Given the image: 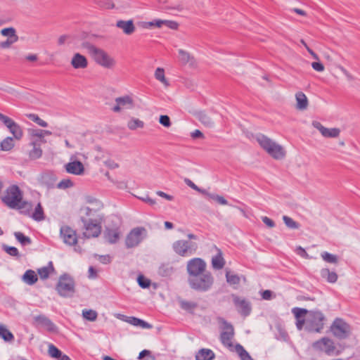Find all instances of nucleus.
Masks as SVG:
<instances>
[{
	"instance_id": "nucleus-10",
	"label": "nucleus",
	"mask_w": 360,
	"mask_h": 360,
	"mask_svg": "<svg viewBox=\"0 0 360 360\" xmlns=\"http://www.w3.org/2000/svg\"><path fill=\"white\" fill-rule=\"evenodd\" d=\"M312 348L319 352H322L328 356L338 355L339 351L337 349L334 341L327 337H323L312 343Z\"/></svg>"
},
{
	"instance_id": "nucleus-64",
	"label": "nucleus",
	"mask_w": 360,
	"mask_h": 360,
	"mask_svg": "<svg viewBox=\"0 0 360 360\" xmlns=\"http://www.w3.org/2000/svg\"><path fill=\"white\" fill-rule=\"evenodd\" d=\"M13 120L10 118L9 117L2 114L0 112V122L6 126L7 124H9L10 122H11Z\"/></svg>"
},
{
	"instance_id": "nucleus-57",
	"label": "nucleus",
	"mask_w": 360,
	"mask_h": 360,
	"mask_svg": "<svg viewBox=\"0 0 360 360\" xmlns=\"http://www.w3.org/2000/svg\"><path fill=\"white\" fill-rule=\"evenodd\" d=\"M72 39V36L68 34H63L59 37L58 39V44L60 46H62L65 44V43H70V41Z\"/></svg>"
},
{
	"instance_id": "nucleus-58",
	"label": "nucleus",
	"mask_w": 360,
	"mask_h": 360,
	"mask_svg": "<svg viewBox=\"0 0 360 360\" xmlns=\"http://www.w3.org/2000/svg\"><path fill=\"white\" fill-rule=\"evenodd\" d=\"M18 40V38L14 39H7L5 41H1L0 43V47L1 49H8L9 48L13 43L16 42Z\"/></svg>"
},
{
	"instance_id": "nucleus-3",
	"label": "nucleus",
	"mask_w": 360,
	"mask_h": 360,
	"mask_svg": "<svg viewBox=\"0 0 360 360\" xmlns=\"http://www.w3.org/2000/svg\"><path fill=\"white\" fill-rule=\"evenodd\" d=\"M257 141L260 146L274 159L281 160L285 156L283 148L267 136L259 134L257 136Z\"/></svg>"
},
{
	"instance_id": "nucleus-53",
	"label": "nucleus",
	"mask_w": 360,
	"mask_h": 360,
	"mask_svg": "<svg viewBox=\"0 0 360 360\" xmlns=\"http://www.w3.org/2000/svg\"><path fill=\"white\" fill-rule=\"evenodd\" d=\"M3 250L9 255L13 257H19V251L15 247L8 246L6 245H3Z\"/></svg>"
},
{
	"instance_id": "nucleus-15",
	"label": "nucleus",
	"mask_w": 360,
	"mask_h": 360,
	"mask_svg": "<svg viewBox=\"0 0 360 360\" xmlns=\"http://www.w3.org/2000/svg\"><path fill=\"white\" fill-rule=\"evenodd\" d=\"M162 25H165L172 30H177V28L179 27V24L175 21L160 20V19H155L150 22H141V26L144 29H149L153 27H156L160 28Z\"/></svg>"
},
{
	"instance_id": "nucleus-26",
	"label": "nucleus",
	"mask_w": 360,
	"mask_h": 360,
	"mask_svg": "<svg viewBox=\"0 0 360 360\" xmlns=\"http://www.w3.org/2000/svg\"><path fill=\"white\" fill-rule=\"evenodd\" d=\"M321 276L328 282L334 283L338 280V275L335 271H330L328 269L324 268L321 270Z\"/></svg>"
},
{
	"instance_id": "nucleus-36",
	"label": "nucleus",
	"mask_w": 360,
	"mask_h": 360,
	"mask_svg": "<svg viewBox=\"0 0 360 360\" xmlns=\"http://www.w3.org/2000/svg\"><path fill=\"white\" fill-rule=\"evenodd\" d=\"M16 240L22 245L26 246L32 243V240L30 237L25 236L22 233L16 231L14 233Z\"/></svg>"
},
{
	"instance_id": "nucleus-20",
	"label": "nucleus",
	"mask_w": 360,
	"mask_h": 360,
	"mask_svg": "<svg viewBox=\"0 0 360 360\" xmlns=\"http://www.w3.org/2000/svg\"><path fill=\"white\" fill-rule=\"evenodd\" d=\"M29 135L31 138L30 144H39L46 143V140L45 139L43 133H41V129H28Z\"/></svg>"
},
{
	"instance_id": "nucleus-37",
	"label": "nucleus",
	"mask_w": 360,
	"mask_h": 360,
	"mask_svg": "<svg viewBox=\"0 0 360 360\" xmlns=\"http://www.w3.org/2000/svg\"><path fill=\"white\" fill-rule=\"evenodd\" d=\"M340 130L338 128H326L325 127L322 131V136L326 138H336L340 135Z\"/></svg>"
},
{
	"instance_id": "nucleus-45",
	"label": "nucleus",
	"mask_w": 360,
	"mask_h": 360,
	"mask_svg": "<svg viewBox=\"0 0 360 360\" xmlns=\"http://www.w3.org/2000/svg\"><path fill=\"white\" fill-rule=\"evenodd\" d=\"M322 259L330 264H337L338 262V257L335 255L330 254L328 252H323L321 255Z\"/></svg>"
},
{
	"instance_id": "nucleus-60",
	"label": "nucleus",
	"mask_w": 360,
	"mask_h": 360,
	"mask_svg": "<svg viewBox=\"0 0 360 360\" xmlns=\"http://www.w3.org/2000/svg\"><path fill=\"white\" fill-rule=\"evenodd\" d=\"M295 252L300 255V257L305 258V259H309L310 257L307 254V252L305 251V250L302 248L301 246H298L296 248Z\"/></svg>"
},
{
	"instance_id": "nucleus-50",
	"label": "nucleus",
	"mask_w": 360,
	"mask_h": 360,
	"mask_svg": "<svg viewBox=\"0 0 360 360\" xmlns=\"http://www.w3.org/2000/svg\"><path fill=\"white\" fill-rule=\"evenodd\" d=\"M283 220L285 223V224L290 229H297L300 227V225L297 222L294 221L292 218L288 217V216H283Z\"/></svg>"
},
{
	"instance_id": "nucleus-62",
	"label": "nucleus",
	"mask_w": 360,
	"mask_h": 360,
	"mask_svg": "<svg viewBox=\"0 0 360 360\" xmlns=\"http://www.w3.org/2000/svg\"><path fill=\"white\" fill-rule=\"evenodd\" d=\"M311 67L313 68L314 70L318 72H322L324 70L323 65L319 62H313L311 63Z\"/></svg>"
},
{
	"instance_id": "nucleus-49",
	"label": "nucleus",
	"mask_w": 360,
	"mask_h": 360,
	"mask_svg": "<svg viewBox=\"0 0 360 360\" xmlns=\"http://www.w3.org/2000/svg\"><path fill=\"white\" fill-rule=\"evenodd\" d=\"M1 34L3 36L8 37V39L18 38L16 34V31L13 27H7L1 30Z\"/></svg>"
},
{
	"instance_id": "nucleus-27",
	"label": "nucleus",
	"mask_w": 360,
	"mask_h": 360,
	"mask_svg": "<svg viewBox=\"0 0 360 360\" xmlns=\"http://www.w3.org/2000/svg\"><path fill=\"white\" fill-rule=\"evenodd\" d=\"M196 117L207 127H212L214 125V122L212 118L204 112H198L196 113Z\"/></svg>"
},
{
	"instance_id": "nucleus-7",
	"label": "nucleus",
	"mask_w": 360,
	"mask_h": 360,
	"mask_svg": "<svg viewBox=\"0 0 360 360\" xmlns=\"http://www.w3.org/2000/svg\"><path fill=\"white\" fill-rule=\"evenodd\" d=\"M56 290L61 297H72L75 292V283L73 278L67 274L61 275L56 284Z\"/></svg>"
},
{
	"instance_id": "nucleus-25",
	"label": "nucleus",
	"mask_w": 360,
	"mask_h": 360,
	"mask_svg": "<svg viewBox=\"0 0 360 360\" xmlns=\"http://www.w3.org/2000/svg\"><path fill=\"white\" fill-rule=\"evenodd\" d=\"M215 354L212 349H200L195 354V360H213Z\"/></svg>"
},
{
	"instance_id": "nucleus-43",
	"label": "nucleus",
	"mask_w": 360,
	"mask_h": 360,
	"mask_svg": "<svg viewBox=\"0 0 360 360\" xmlns=\"http://www.w3.org/2000/svg\"><path fill=\"white\" fill-rule=\"evenodd\" d=\"M226 281L230 285H238L240 281V277L237 274H231L227 271L226 274Z\"/></svg>"
},
{
	"instance_id": "nucleus-42",
	"label": "nucleus",
	"mask_w": 360,
	"mask_h": 360,
	"mask_svg": "<svg viewBox=\"0 0 360 360\" xmlns=\"http://www.w3.org/2000/svg\"><path fill=\"white\" fill-rule=\"evenodd\" d=\"M33 146L32 150L30 151V158L33 160L39 158L42 155V150L40 148L41 145L31 144Z\"/></svg>"
},
{
	"instance_id": "nucleus-8",
	"label": "nucleus",
	"mask_w": 360,
	"mask_h": 360,
	"mask_svg": "<svg viewBox=\"0 0 360 360\" xmlns=\"http://www.w3.org/2000/svg\"><path fill=\"white\" fill-rule=\"evenodd\" d=\"M330 331L336 338L345 340L350 336L352 327L343 319L336 318L330 326Z\"/></svg>"
},
{
	"instance_id": "nucleus-2",
	"label": "nucleus",
	"mask_w": 360,
	"mask_h": 360,
	"mask_svg": "<svg viewBox=\"0 0 360 360\" xmlns=\"http://www.w3.org/2000/svg\"><path fill=\"white\" fill-rule=\"evenodd\" d=\"M82 46L88 51L95 62L101 66L108 69L115 66V60L104 50L96 47L88 41L83 42Z\"/></svg>"
},
{
	"instance_id": "nucleus-63",
	"label": "nucleus",
	"mask_w": 360,
	"mask_h": 360,
	"mask_svg": "<svg viewBox=\"0 0 360 360\" xmlns=\"http://www.w3.org/2000/svg\"><path fill=\"white\" fill-rule=\"evenodd\" d=\"M98 257H99V259H98L99 261L102 264H109V263L111 262V257L108 255H99Z\"/></svg>"
},
{
	"instance_id": "nucleus-31",
	"label": "nucleus",
	"mask_w": 360,
	"mask_h": 360,
	"mask_svg": "<svg viewBox=\"0 0 360 360\" xmlns=\"http://www.w3.org/2000/svg\"><path fill=\"white\" fill-rule=\"evenodd\" d=\"M104 235L105 239L112 244L115 243L120 237L118 231L113 229H107Z\"/></svg>"
},
{
	"instance_id": "nucleus-59",
	"label": "nucleus",
	"mask_w": 360,
	"mask_h": 360,
	"mask_svg": "<svg viewBox=\"0 0 360 360\" xmlns=\"http://www.w3.org/2000/svg\"><path fill=\"white\" fill-rule=\"evenodd\" d=\"M160 123L165 127H169L172 124L170 118L167 115H160L159 119Z\"/></svg>"
},
{
	"instance_id": "nucleus-12",
	"label": "nucleus",
	"mask_w": 360,
	"mask_h": 360,
	"mask_svg": "<svg viewBox=\"0 0 360 360\" xmlns=\"http://www.w3.org/2000/svg\"><path fill=\"white\" fill-rule=\"evenodd\" d=\"M186 269L188 274V277L195 276L206 271V263L201 258H193L187 263Z\"/></svg>"
},
{
	"instance_id": "nucleus-40",
	"label": "nucleus",
	"mask_w": 360,
	"mask_h": 360,
	"mask_svg": "<svg viewBox=\"0 0 360 360\" xmlns=\"http://www.w3.org/2000/svg\"><path fill=\"white\" fill-rule=\"evenodd\" d=\"M155 77L156 79L162 82L165 86H168L169 82L165 77V70L162 68H158L155 72Z\"/></svg>"
},
{
	"instance_id": "nucleus-44",
	"label": "nucleus",
	"mask_w": 360,
	"mask_h": 360,
	"mask_svg": "<svg viewBox=\"0 0 360 360\" xmlns=\"http://www.w3.org/2000/svg\"><path fill=\"white\" fill-rule=\"evenodd\" d=\"M27 117L40 127H48V123L46 121L41 120L37 114H34V113L27 114Z\"/></svg>"
},
{
	"instance_id": "nucleus-61",
	"label": "nucleus",
	"mask_w": 360,
	"mask_h": 360,
	"mask_svg": "<svg viewBox=\"0 0 360 360\" xmlns=\"http://www.w3.org/2000/svg\"><path fill=\"white\" fill-rule=\"evenodd\" d=\"M300 42L304 46V47L306 48V49L307 50V51L310 53V55L316 60H319V56L318 55L313 51L311 50L308 46L307 44H306V42L303 40V39H301Z\"/></svg>"
},
{
	"instance_id": "nucleus-21",
	"label": "nucleus",
	"mask_w": 360,
	"mask_h": 360,
	"mask_svg": "<svg viewBox=\"0 0 360 360\" xmlns=\"http://www.w3.org/2000/svg\"><path fill=\"white\" fill-rule=\"evenodd\" d=\"M65 169L70 174L81 175L84 173V167L80 161H73L65 165Z\"/></svg>"
},
{
	"instance_id": "nucleus-19",
	"label": "nucleus",
	"mask_w": 360,
	"mask_h": 360,
	"mask_svg": "<svg viewBox=\"0 0 360 360\" xmlns=\"http://www.w3.org/2000/svg\"><path fill=\"white\" fill-rule=\"evenodd\" d=\"M70 64L75 69H84L88 66V60L84 56L76 53L73 55Z\"/></svg>"
},
{
	"instance_id": "nucleus-30",
	"label": "nucleus",
	"mask_w": 360,
	"mask_h": 360,
	"mask_svg": "<svg viewBox=\"0 0 360 360\" xmlns=\"http://www.w3.org/2000/svg\"><path fill=\"white\" fill-rule=\"evenodd\" d=\"M54 271L52 262H49L48 266L41 267L38 269V274L41 279H46L50 273Z\"/></svg>"
},
{
	"instance_id": "nucleus-48",
	"label": "nucleus",
	"mask_w": 360,
	"mask_h": 360,
	"mask_svg": "<svg viewBox=\"0 0 360 360\" xmlns=\"http://www.w3.org/2000/svg\"><path fill=\"white\" fill-rule=\"evenodd\" d=\"M144 125L143 122L139 119H131L130 121H129L127 124V127L131 130H135L137 128H143Z\"/></svg>"
},
{
	"instance_id": "nucleus-18",
	"label": "nucleus",
	"mask_w": 360,
	"mask_h": 360,
	"mask_svg": "<svg viewBox=\"0 0 360 360\" xmlns=\"http://www.w3.org/2000/svg\"><path fill=\"white\" fill-rule=\"evenodd\" d=\"M116 27L123 32L126 35H131L136 30L133 20H119L116 22Z\"/></svg>"
},
{
	"instance_id": "nucleus-56",
	"label": "nucleus",
	"mask_w": 360,
	"mask_h": 360,
	"mask_svg": "<svg viewBox=\"0 0 360 360\" xmlns=\"http://www.w3.org/2000/svg\"><path fill=\"white\" fill-rule=\"evenodd\" d=\"M73 186L72 181L69 179H65L60 181L57 187L60 189H65L70 188Z\"/></svg>"
},
{
	"instance_id": "nucleus-33",
	"label": "nucleus",
	"mask_w": 360,
	"mask_h": 360,
	"mask_svg": "<svg viewBox=\"0 0 360 360\" xmlns=\"http://www.w3.org/2000/svg\"><path fill=\"white\" fill-rule=\"evenodd\" d=\"M33 219L37 221H40L44 219V213L43 207L40 202H39L34 208V211L32 214Z\"/></svg>"
},
{
	"instance_id": "nucleus-35",
	"label": "nucleus",
	"mask_w": 360,
	"mask_h": 360,
	"mask_svg": "<svg viewBox=\"0 0 360 360\" xmlns=\"http://www.w3.org/2000/svg\"><path fill=\"white\" fill-rule=\"evenodd\" d=\"M224 259L221 256V253L219 251V254L214 257L212 259V264L214 269H221L224 266Z\"/></svg>"
},
{
	"instance_id": "nucleus-28",
	"label": "nucleus",
	"mask_w": 360,
	"mask_h": 360,
	"mask_svg": "<svg viewBox=\"0 0 360 360\" xmlns=\"http://www.w3.org/2000/svg\"><path fill=\"white\" fill-rule=\"evenodd\" d=\"M23 281L28 285H32L34 284L37 280V276L33 270H27L25 271L22 276Z\"/></svg>"
},
{
	"instance_id": "nucleus-13",
	"label": "nucleus",
	"mask_w": 360,
	"mask_h": 360,
	"mask_svg": "<svg viewBox=\"0 0 360 360\" xmlns=\"http://www.w3.org/2000/svg\"><path fill=\"white\" fill-rule=\"evenodd\" d=\"M146 231L143 227L133 229L127 235L125 244L127 248H131L137 246L143 240L142 233Z\"/></svg>"
},
{
	"instance_id": "nucleus-11",
	"label": "nucleus",
	"mask_w": 360,
	"mask_h": 360,
	"mask_svg": "<svg viewBox=\"0 0 360 360\" xmlns=\"http://www.w3.org/2000/svg\"><path fill=\"white\" fill-rule=\"evenodd\" d=\"M219 321L223 326L222 332L220 334L221 342L224 346L231 349L233 347L232 340L235 334L233 326L224 319L220 318Z\"/></svg>"
},
{
	"instance_id": "nucleus-55",
	"label": "nucleus",
	"mask_w": 360,
	"mask_h": 360,
	"mask_svg": "<svg viewBox=\"0 0 360 360\" xmlns=\"http://www.w3.org/2000/svg\"><path fill=\"white\" fill-rule=\"evenodd\" d=\"M138 283L142 288H147L150 285V281L143 275L139 276L137 278Z\"/></svg>"
},
{
	"instance_id": "nucleus-54",
	"label": "nucleus",
	"mask_w": 360,
	"mask_h": 360,
	"mask_svg": "<svg viewBox=\"0 0 360 360\" xmlns=\"http://www.w3.org/2000/svg\"><path fill=\"white\" fill-rule=\"evenodd\" d=\"M184 182L188 186H189L192 189L198 191V193H206V190L199 188L191 179L186 178V179H184Z\"/></svg>"
},
{
	"instance_id": "nucleus-6",
	"label": "nucleus",
	"mask_w": 360,
	"mask_h": 360,
	"mask_svg": "<svg viewBox=\"0 0 360 360\" xmlns=\"http://www.w3.org/2000/svg\"><path fill=\"white\" fill-rule=\"evenodd\" d=\"M326 317L319 310H310L306 319V326L304 329L310 333L322 332L324 328V321Z\"/></svg>"
},
{
	"instance_id": "nucleus-51",
	"label": "nucleus",
	"mask_w": 360,
	"mask_h": 360,
	"mask_svg": "<svg viewBox=\"0 0 360 360\" xmlns=\"http://www.w3.org/2000/svg\"><path fill=\"white\" fill-rule=\"evenodd\" d=\"M292 311L296 319H304V316L305 315H307V316H308V313L309 311L305 309L295 307L292 309Z\"/></svg>"
},
{
	"instance_id": "nucleus-4",
	"label": "nucleus",
	"mask_w": 360,
	"mask_h": 360,
	"mask_svg": "<svg viewBox=\"0 0 360 360\" xmlns=\"http://www.w3.org/2000/svg\"><path fill=\"white\" fill-rule=\"evenodd\" d=\"M188 282L192 289L199 292H206L211 289L214 283V277L207 271L203 274L188 277Z\"/></svg>"
},
{
	"instance_id": "nucleus-16",
	"label": "nucleus",
	"mask_w": 360,
	"mask_h": 360,
	"mask_svg": "<svg viewBox=\"0 0 360 360\" xmlns=\"http://www.w3.org/2000/svg\"><path fill=\"white\" fill-rule=\"evenodd\" d=\"M233 301L238 310V311L244 316H247L250 314L251 306L250 303L245 299L239 297L237 295H233Z\"/></svg>"
},
{
	"instance_id": "nucleus-34",
	"label": "nucleus",
	"mask_w": 360,
	"mask_h": 360,
	"mask_svg": "<svg viewBox=\"0 0 360 360\" xmlns=\"http://www.w3.org/2000/svg\"><path fill=\"white\" fill-rule=\"evenodd\" d=\"M0 338L6 342H11L14 340V336L5 326L0 325Z\"/></svg>"
},
{
	"instance_id": "nucleus-14",
	"label": "nucleus",
	"mask_w": 360,
	"mask_h": 360,
	"mask_svg": "<svg viewBox=\"0 0 360 360\" xmlns=\"http://www.w3.org/2000/svg\"><path fill=\"white\" fill-rule=\"evenodd\" d=\"M60 236L64 243L68 245H75L77 243L76 231L68 226H61Z\"/></svg>"
},
{
	"instance_id": "nucleus-24",
	"label": "nucleus",
	"mask_w": 360,
	"mask_h": 360,
	"mask_svg": "<svg viewBox=\"0 0 360 360\" xmlns=\"http://www.w3.org/2000/svg\"><path fill=\"white\" fill-rule=\"evenodd\" d=\"M295 99L297 101L296 108L297 110H304L307 108L309 105L308 98L303 92L299 91L296 93Z\"/></svg>"
},
{
	"instance_id": "nucleus-52",
	"label": "nucleus",
	"mask_w": 360,
	"mask_h": 360,
	"mask_svg": "<svg viewBox=\"0 0 360 360\" xmlns=\"http://www.w3.org/2000/svg\"><path fill=\"white\" fill-rule=\"evenodd\" d=\"M139 360H155L154 356L152 355L151 352L147 349H144L139 353Z\"/></svg>"
},
{
	"instance_id": "nucleus-1",
	"label": "nucleus",
	"mask_w": 360,
	"mask_h": 360,
	"mask_svg": "<svg viewBox=\"0 0 360 360\" xmlns=\"http://www.w3.org/2000/svg\"><path fill=\"white\" fill-rule=\"evenodd\" d=\"M81 212L83 215L80 219L85 230L83 237L85 238L98 237L101 232L103 216L98 213L97 210L90 207H83L81 209Z\"/></svg>"
},
{
	"instance_id": "nucleus-29",
	"label": "nucleus",
	"mask_w": 360,
	"mask_h": 360,
	"mask_svg": "<svg viewBox=\"0 0 360 360\" xmlns=\"http://www.w3.org/2000/svg\"><path fill=\"white\" fill-rule=\"evenodd\" d=\"M178 52H179V60L182 64H184V65L187 64V63H190L191 65L193 64V63H194L193 58V56H191V54L188 52H187L183 49H179L178 51Z\"/></svg>"
},
{
	"instance_id": "nucleus-38",
	"label": "nucleus",
	"mask_w": 360,
	"mask_h": 360,
	"mask_svg": "<svg viewBox=\"0 0 360 360\" xmlns=\"http://www.w3.org/2000/svg\"><path fill=\"white\" fill-rule=\"evenodd\" d=\"M10 133L13 134L14 138L17 140H20L23 135L22 129L21 127L16 122L13 124V127L10 129Z\"/></svg>"
},
{
	"instance_id": "nucleus-5",
	"label": "nucleus",
	"mask_w": 360,
	"mask_h": 360,
	"mask_svg": "<svg viewBox=\"0 0 360 360\" xmlns=\"http://www.w3.org/2000/svg\"><path fill=\"white\" fill-rule=\"evenodd\" d=\"M2 202L10 208H22V193L19 187L16 185H12L7 188L5 194L1 197Z\"/></svg>"
},
{
	"instance_id": "nucleus-41",
	"label": "nucleus",
	"mask_w": 360,
	"mask_h": 360,
	"mask_svg": "<svg viewBox=\"0 0 360 360\" xmlns=\"http://www.w3.org/2000/svg\"><path fill=\"white\" fill-rule=\"evenodd\" d=\"M48 353H49V356H51V357L56 358V359H59L60 360L61 359V356H63L64 355L62 354L61 351L60 349H58L53 344H49Z\"/></svg>"
},
{
	"instance_id": "nucleus-39",
	"label": "nucleus",
	"mask_w": 360,
	"mask_h": 360,
	"mask_svg": "<svg viewBox=\"0 0 360 360\" xmlns=\"http://www.w3.org/2000/svg\"><path fill=\"white\" fill-rule=\"evenodd\" d=\"M14 147L13 139L6 137L1 142V149L4 151H8Z\"/></svg>"
},
{
	"instance_id": "nucleus-32",
	"label": "nucleus",
	"mask_w": 360,
	"mask_h": 360,
	"mask_svg": "<svg viewBox=\"0 0 360 360\" xmlns=\"http://www.w3.org/2000/svg\"><path fill=\"white\" fill-rule=\"evenodd\" d=\"M235 352L238 354L241 360H253L248 352L240 344L235 345Z\"/></svg>"
},
{
	"instance_id": "nucleus-9",
	"label": "nucleus",
	"mask_w": 360,
	"mask_h": 360,
	"mask_svg": "<svg viewBox=\"0 0 360 360\" xmlns=\"http://www.w3.org/2000/svg\"><path fill=\"white\" fill-rule=\"evenodd\" d=\"M172 249L176 255L186 257L195 253L198 244L193 241L179 240L172 244Z\"/></svg>"
},
{
	"instance_id": "nucleus-46",
	"label": "nucleus",
	"mask_w": 360,
	"mask_h": 360,
	"mask_svg": "<svg viewBox=\"0 0 360 360\" xmlns=\"http://www.w3.org/2000/svg\"><path fill=\"white\" fill-rule=\"evenodd\" d=\"M179 304L181 309L188 311H193L198 307L195 302L185 300H181Z\"/></svg>"
},
{
	"instance_id": "nucleus-23",
	"label": "nucleus",
	"mask_w": 360,
	"mask_h": 360,
	"mask_svg": "<svg viewBox=\"0 0 360 360\" xmlns=\"http://www.w3.org/2000/svg\"><path fill=\"white\" fill-rule=\"evenodd\" d=\"M175 271V268L171 264L163 263L159 266L158 273L162 277H171Z\"/></svg>"
},
{
	"instance_id": "nucleus-47",
	"label": "nucleus",
	"mask_w": 360,
	"mask_h": 360,
	"mask_svg": "<svg viewBox=\"0 0 360 360\" xmlns=\"http://www.w3.org/2000/svg\"><path fill=\"white\" fill-rule=\"evenodd\" d=\"M82 315L84 319H86V320L91 321H95L98 316L97 312L92 309L83 310Z\"/></svg>"
},
{
	"instance_id": "nucleus-17",
	"label": "nucleus",
	"mask_w": 360,
	"mask_h": 360,
	"mask_svg": "<svg viewBox=\"0 0 360 360\" xmlns=\"http://www.w3.org/2000/svg\"><path fill=\"white\" fill-rule=\"evenodd\" d=\"M116 105L112 108V110L119 112L123 109H131L134 106V100L130 96H124L115 98Z\"/></svg>"
},
{
	"instance_id": "nucleus-22",
	"label": "nucleus",
	"mask_w": 360,
	"mask_h": 360,
	"mask_svg": "<svg viewBox=\"0 0 360 360\" xmlns=\"http://www.w3.org/2000/svg\"><path fill=\"white\" fill-rule=\"evenodd\" d=\"M34 320L38 324L46 328L49 331H55L56 330V325L45 315L40 314L34 317Z\"/></svg>"
}]
</instances>
